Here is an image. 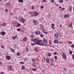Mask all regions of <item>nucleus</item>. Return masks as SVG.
Listing matches in <instances>:
<instances>
[{
	"instance_id": "obj_1",
	"label": "nucleus",
	"mask_w": 74,
	"mask_h": 74,
	"mask_svg": "<svg viewBox=\"0 0 74 74\" xmlns=\"http://www.w3.org/2000/svg\"><path fill=\"white\" fill-rule=\"evenodd\" d=\"M36 44L38 45H41V46H44V44L42 42V40H38Z\"/></svg>"
},
{
	"instance_id": "obj_2",
	"label": "nucleus",
	"mask_w": 74,
	"mask_h": 74,
	"mask_svg": "<svg viewBox=\"0 0 74 74\" xmlns=\"http://www.w3.org/2000/svg\"><path fill=\"white\" fill-rule=\"evenodd\" d=\"M8 70H9V71H11L12 70V66H11L8 65L7 66Z\"/></svg>"
},
{
	"instance_id": "obj_3",
	"label": "nucleus",
	"mask_w": 74,
	"mask_h": 74,
	"mask_svg": "<svg viewBox=\"0 0 74 74\" xmlns=\"http://www.w3.org/2000/svg\"><path fill=\"white\" fill-rule=\"evenodd\" d=\"M38 40L37 39L35 38L34 40V43H35V44H36Z\"/></svg>"
},
{
	"instance_id": "obj_4",
	"label": "nucleus",
	"mask_w": 74,
	"mask_h": 74,
	"mask_svg": "<svg viewBox=\"0 0 74 74\" xmlns=\"http://www.w3.org/2000/svg\"><path fill=\"white\" fill-rule=\"evenodd\" d=\"M20 21L21 22H22L24 23V22H25V19L23 18H22L20 19Z\"/></svg>"
},
{
	"instance_id": "obj_5",
	"label": "nucleus",
	"mask_w": 74,
	"mask_h": 74,
	"mask_svg": "<svg viewBox=\"0 0 74 74\" xmlns=\"http://www.w3.org/2000/svg\"><path fill=\"white\" fill-rule=\"evenodd\" d=\"M64 17L65 18H66L67 17L69 18V14H65L64 15Z\"/></svg>"
},
{
	"instance_id": "obj_6",
	"label": "nucleus",
	"mask_w": 74,
	"mask_h": 74,
	"mask_svg": "<svg viewBox=\"0 0 74 74\" xmlns=\"http://www.w3.org/2000/svg\"><path fill=\"white\" fill-rule=\"evenodd\" d=\"M35 34L36 35H38V34H41V32L40 31L36 32Z\"/></svg>"
},
{
	"instance_id": "obj_7",
	"label": "nucleus",
	"mask_w": 74,
	"mask_h": 74,
	"mask_svg": "<svg viewBox=\"0 0 74 74\" xmlns=\"http://www.w3.org/2000/svg\"><path fill=\"white\" fill-rule=\"evenodd\" d=\"M58 36H59V34H58L57 33L55 34L54 35V37H55V38H58Z\"/></svg>"
},
{
	"instance_id": "obj_8",
	"label": "nucleus",
	"mask_w": 74,
	"mask_h": 74,
	"mask_svg": "<svg viewBox=\"0 0 74 74\" xmlns=\"http://www.w3.org/2000/svg\"><path fill=\"white\" fill-rule=\"evenodd\" d=\"M63 58L64 59H66V53H63Z\"/></svg>"
},
{
	"instance_id": "obj_9",
	"label": "nucleus",
	"mask_w": 74,
	"mask_h": 74,
	"mask_svg": "<svg viewBox=\"0 0 74 74\" xmlns=\"http://www.w3.org/2000/svg\"><path fill=\"white\" fill-rule=\"evenodd\" d=\"M10 2H8L5 3L6 7H8L10 6Z\"/></svg>"
},
{
	"instance_id": "obj_10",
	"label": "nucleus",
	"mask_w": 74,
	"mask_h": 74,
	"mask_svg": "<svg viewBox=\"0 0 74 74\" xmlns=\"http://www.w3.org/2000/svg\"><path fill=\"white\" fill-rule=\"evenodd\" d=\"M6 58L8 60H10V59H11V57L10 56H7L6 57Z\"/></svg>"
},
{
	"instance_id": "obj_11",
	"label": "nucleus",
	"mask_w": 74,
	"mask_h": 74,
	"mask_svg": "<svg viewBox=\"0 0 74 74\" xmlns=\"http://www.w3.org/2000/svg\"><path fill=\"white\" fill-rule=\"evenodd\" d=\"M43 42L44 43V44H47V39H44L43 41Z\"/></svg>"
},
{
	"instance_id": "obj_12",
	"label": "nucleus",
	"mask_w": 74,
	"mask_h": 74,
	"mask_svg": "<svg viewBox=\"0 0 74 74\" xmlns=\"http://www.w3.org/2000/svg\"><path fill=\"white\" fill-rule=\"evenodd\" d=\"M16 38H17V35H15V36H14L12 37V38L13 40H15V39H16Z\"/></svg>"
},
{
	"instance_id": "obj_13",
	"label": "nucleus",
	"mask_w": 74,
	"mask_h": 74,
	"mask_svg": "<svg viewBox=\"0 0 74 74\" xmlns=\"http://www.w3.org/2000/svg\"><path fill=\"white\" fill-rule=\"evenodd\" d=\"M5 34V32L4 31H2L1 32V35H2V36H4Z\"/></svg>"
},
{
	"instance_id": "obj_14",
	"label": "nucleus",
	"mask_w": 74,
	"mask_h": 74,
	"mask_svg": "<svg viewBox=\"0 0 74 74\" xmlns=\"http://www.w3.org/2000/svg\"><path fill=\"white\" fill-rule=\"evenodd\" d=\"M34 14L35 15V16H37V15H38V13L36 12H34Z\"/></svg>"
},
{
	"instance_id": "obj_15",
	"label": "nucleus",
	"mask_w": 74,
	"mask_h": 74,
	"mask_svg": "<svg viewBox=\"0 0 74 74\" xmlns=\"http://www.w3.org/2000/svg\"><path fill=\"white\" fill-rule=\"evenodd\" d=\"M59 41H58V40H54V42L55 44H56L57 43H58Z\"/></svg>"
},
{
	"instance_id": "obj_16",
	"label": "nucleus",
	"mask_w": 74,
	"mask_h": 74,
	"mask_svg": "<svg viewBox=\"0 0 74 74\" xmlns=\"http://www.w3.org/2000/svg\"><path fill=\"white\" fill-rule=\"evenodd\" d=\"M43 32L45 34H48V32H45V30H43Z\"/></svg>"
},
{
	"instance_id": "obj_17",
	"label": "nucleus",
	"mask_w": 74,
	"mask_h": 74,
	"mask_svg": "<svg viewBox=\"0 0 74 74\" xmlns=\"http://www.w3.org/2000/svg\"><path fill=\"white\" fill-rule=\"evenodd\" d=\"M46 62L48 63H49V58H47L46 60Z\"/></svg>"
},
{
	"instance_id": "obj_18",
	"label": "nucleus",
	"mask_w": 74,
	"mask_h": 74,
	"mask_svg": "<svg viewBox=\"0 0 74 74\" xmlns=\"http://www.w3.org/2000/svg\"><path fill=\"white\" fill-rule=\"evenodd\" d=\"M21 68L23 70H25V66H23L21 67Z\"/></svg>"
},
{
	"instance_id": "obj_19",
	"label": "nucleus",
	"mask_w": 74,
	"mask_h": 74,
	"mask_svg": "<svg viewBox=\"0 0 74 74\" xmlns=\"http://www.w3.org/2000/svg\"><path fill=\"white\" fill-rule=\"evenodd\" d=\"M2 25L3 26H6V25H7L6 24V23H3V24H2Z\"/></svg>"
},
{
	"instance_id": "obj_20",
	"label": "nucleus",
	"mask_w": 74,
	"mask_h": 74,
	"mask_svg": "<svg viewBox=\"0 0 74 74\" xmlns=\"http://www.w3.org/2000/svg\"><path fill=\"white\" fill-rule=\"evenodd\" d=\"M23 40L25 42L26 41H27V39L26 38V37H24L23 39Z\"/></svg>"
},
{
	"instance_id": "obj_21",
	"label": "nucleus",
	"mask_w": 74,
	"mask_h": 74,
	"mask_svg": "<svg viewBox=\"0 0 74 74\" xmlns=\"http://www.w3.org/2000/svg\"><path fill=\"white\" fill-rule=\"evenodd\" d=\"M23 0H19L18 1V2H19V3H23Z\"/></svg>"
},
{
	"instance_id": "obj_22",
	"label": "nucleus",
	"mask_w": 74,
	"mask_h": 74,
	"mask_svg": "<svg viewBox=\"0 0 74 74\" xmlns=\"http://www.w3.org/2000/svg\"><path fill=\"white\" fill-rule=\"evenodd\" d=\"M32 61L33 62H36V59H32Z\"/></svg>"
},
{
	"instance_id": "obj_23",
	"label": "nucleus",
	"mask_w": 74,
	"mask_h": 74,
	"mask_svg": "<svg viewBox=\"0 0 74 74\" xmlns=\"http://www.w3.org/2000/svg\"><path fill=\"white\" fill-rule=\"evenodd\" d=\"M63 0H60L59 1V3H63Z\"/></svg>"
},
{
	"instance_id": "obj_24",
	"label": "nucleus",
	"mask_w": 74,
	"mask_h": 74,
	"mask_svg": "<svg viewBox=\"0 0 74 74\" xmlns=\"http://www.w3.org/2000/svg\"><path fill=\"white\" fill-rule=\"evenodd\" d=\"M10 50L12 51V52H13V53L15 51L14 50V49L12 48Z\"/></svg>"
},
{
	"instance_id": "obj_25",
	"label": "nucleus",
	"mask_w": 74,
	"mask_h": 74,
	"mask_svg": "<svg viewBox=\"0 0 74 74\" xmlns=\"http://www.w3.org/2000/svg\"><path fill=\"white\" fill-rule=\"evenodd\" d=\"M51 27H55V24L54 23H52L51 25Z\"/></svg>"
},
{
	"instance_id": "obj_26",
	"label": "nucleus",
	"mask_w": 74,
	"mask_h": 74,
	"mask_svg": "<svg viewBox=\"0 0 74 74\" xmlns=\"http://www.w3.org/2000/svg\"><path fill=\"white\" fill-rule=\"evenodd\" d=\"M69 10L70 11V12L71 11V10H72V7H69Z\"/></svg>"
},
{
	"instance_id": "obj_27",
	"label": "nucleus",
	"mask_w": 74,
	"mask_h": 74,
	"mask_svg": "<svg viewBox=\"0 0 74 74\" xmlns=\"http://www.w3.org/2000/svg\"><path fill=\"white\" fill-rule=\"evenodd\" d=\"M72 26V23H71L69 25V27H71V26Z\"/></svg>"
},
{
	"instance_id": "obj_28",
	"label": "nucleus",
	"mask_w": 74,
	"mask_h": 74,
	"mask_svg": "<svg viewBox=\"0 0 74 74\" xmlns=\"http://www.w3.org/2000/svg\"><path fill=\"white\" fill-rule=\"evenodd\" d=\"M68 44H69L70 45V44H72V42L71 41H69L68 42Z\"/></svg>"
},
{
	"instance_id": "obj_29",
	"label": "nucleus",
	"mask_w": 74,
	"mask_h": 74,
	"mask_svg": "<svg viewBox=\"0 0 74 74\" xmlns=\"http://www.w3.org/2000/svg\"><path fill=\"white\" fill-rule=\"evenodd\" d=\"M43 29H44V26H41V30H43Z\"/></svg>"
},
{
	"instance_id": "obj_30",
	"label": "nucleus",
	"mask_w": 74,
	"mask_h": 74,
	"mask_svg": "<svg viewBox=\"0 0 74 74\" xmlns=\"http://www.w3.org/2000/svg\"><path fill=\"white\" fill-rule=\"evenodd\" d=\"M51 53H49L48 54V56H51Z\"/></svg>"
},
{
	"instance_id": "obj_31",
	"label": "nucleus",
	"mask_w": 74,
	"mask_h": 74,
	"mask_svg": "<svg viewBox=\"0 0 74 74\" xmlns=\"http://www.w3.org/2000/svg\"><path fill=\"white\" fill-rule=\"evenodd\" d=\"M16 55L17 56H19V55H20V53L18 52L17 53Z\"/></svg>"
},
{
	"instance_id": "obj_32",
	"label": "nucleus",
	"mask_w": 74,
	"mask_h": 74,
	"mask_svg": "<svg viewBox=\"0 0 74 74\" xmlns=\"http://www.w3.org/2000/svg\"><path fill=\"white\" fill-rule=\"evenodd\" d=\"M35 51H36V52H37L38 51V49L37 48H35Z\"/></svg>"
},
{
	"instance_id": "obj_33",
	"label": "nucleus",
	"mask_w": 74,
	"mask_h": 74,
	"mask_svg": "<svg viewBox=\"0 0 74 74\" xmlns=\"http://www.w3.org/2000/svg\"><path fill=\"white\" fill-rule=\"evenodd\" d=\"M31 45H32V46H33V45H34V46L35 45V44H34V43H32L31 44Z\"/></svg>"
},
{
	"instance_id": "obj_34",
	"label": "nucleus",
	"mask_w": 74,
	"mask_h": 74,
	"mask_svg": "<svg viewBox=\"0 0 74 74\" xmlns=\"http://www.w3.org/2000/svg\"><path fill=\"white\" fill-rule=\"evenodd\" d=\"M17 30L18 32H20V31L21 30V29L20 28H17Z\"/></svg>"
},
{
	"instance_id": "obj_35",
	"label": "nucleus",
	"mask_w": 74,
	"mask_h": 74,
	"mask_svg": "<svg viewBox=\"0 0 74 74\" xmlns=\"http://www.w3.org/2000/svg\"><path fill=\"white\" fill-rule=\"evenodd\" d=\"M34 6H32L31 8V9L32 10H34Z\"/></svg>"
},
{
	"instance_id": "obj_36",
	"label": "nucleus",
	"mask_w": 74,
	"mask_h": 74,
	"mask_svg": "<svg viewBox=\"0 0 74 74\" xmlns=\"http://www.w3.org/2000/svg\"><path fill=\"white\" fill-rule=\"evenodd\" d=\"M36 22H37V21L35 20L33 21V22H34V23H36Z\"/></svg>"
},
{
	"instance_id": "obj_37",
	"label": "nucleus",
	"mask_w": 74,
	"mask_h": 74,
	"mask_svg": "<svg viewBox=\"0 0 74 74\" xmlns=\"http://www.w3.org/2000/svg\"><path fill=\"white\" fill-rule=\"evenodd\" d=\"M40 37H43L44 35L42 34H41L40 35Z\"/></svg>"
},
{
	"instance_id": "obj_38",
	"label": "nucleus",
	"mask_w": 74,
	"mask_h": 74,
	"mask_svg": "<svg viewBox=\"0 0 74 74\" xmlns=\"http://www.w3.org/2000/svg\"><path fill=\"white\" fill-rule=\"evenodd\" d=\"M32 70H33V71H36L37 69H32Z\"/></svg>"
},
{
	"instance_id": "obj_39",
	"label": "nucleus",
	"mask_w": 74,
	"mask_h": 74,
	"mask_svg": "<svg viewBox=\"0 0 74 74\" xmlns=\"http://www.w3.org/2000/svg\"><path fill=\"white\" fill-rule=\"evenodd\" d=\"M51 3H54V2H55V1H54V0H51Z\"/></svg>"
},
{
	"instance_id": "obj_40",
	"label": "nucleus",
	"mask_w": 74,
	"mask_h": 74,
	"mask_svg": "<svg viewBox=\"0 0 74 74\" xmlns=\"http://www.w3.org/2000/svg\"><path fill=\"white\" fill-rule=\"evenodd\" d=\"M71 47L72 48H74V44H73L72 45H71Z\"/></svg>"
},
{
	"instance_id": "obj_41",
	"label": "nucleus",
	"mask_w": 74,
	"mask_h": 74,
	"mask_svg": "<svg viewBox=\"0 0 74 74\" xmlns=\"http://www.w3.org/2000/svg\"><path fill=\"white\" fill-rule=\"evenodd\" d=\"M21 26V24H18L17 25V27H19Z\"/></svg>"
},
{
	"instance_id": "obj_42",
	"label": "nucleus",
	"mask_w": 74,
	"mask_h": 74,
	"mask_svg": "<svg viewBox=\"0 0 74 74\" xmlns=\"http://www.w3.org/2000/svg\"><path fill=\"white\" fill-rule=\"evenodd\" d=\"M19 63H20V64H23V63H24V62H19Z\"/></svg>"
},
{
	"instance_id": "obj_43",
	"label": "nucleus",
	"mask_w": 74,
	"mask_h": 74,
	"mask_svg": "<svg viewBox=\"0 0 74 74\" xmlns=\"http://www.w3.org/2000/svg\"><path fill=\"white\" fill-rule=\"evenodd\" d=\"M40 7L41 9H43V8H44V6L43 5L41 6Z\"/></svg>"
},
{
	"instance_id": "obj_44",
	"label": "nucleus",
	"mask_w": 74,
	"mask_h": 74,
	"mask_svg": "<svg viewBox=\"0 0 74 74\" xmlns=\"http://www.w3.org/2000/svg\"><path fill=\"white\" fill-rule=\"evenodd\" d=\"M46 0H42L43 3H45V2H46Z\"/></svg>"
},
{
	"instance_id": "obj_45",
	"label": "nucleus",
	"mask_w": 74,
	"mask_h": 74,
	"mask_svg": "<svg viewBox=\"0 0 74 74\" xmlns=\"http://www.w3.org/2000/svg\"><path fill=\"white\" fill-rule=\"evenodd\" d=\"M65 9V8H62V9H61V10L62 11H63V10H64Z\"/></svg>"
},
{
	"instance_id": "obj_46",
	"label": "nucleus",
	"mask_w": 74,
	"mask_h": 74,
	"mask_svg": "<svg viewBox=\"0 0 74 74\" xmlns=\"http://www.w3.org/2000/svg\"><path fill=\"white\" fill-rule=\"evenodd\" d=\"M25 69V70H27V71H28V72H29V70L26 69Z\"/></svg>"
},
{
	"instance_id": "obj_47",
	"label": "nucleus",
	"mask_w": 74,
	"mask_h": 74,
	"mask_svg": "<svg viewBox=\"0 0 74 74\" xmlns=\"http://www.w3.org/2000/svg\"><path fill=\"white\" fill-rule=\"evenodd\" d=\"M72 53H73V52L71 51H70V55H71V54H72Z\"/></svg>"
},
{
	"instance_id": "obj_48",
	"label": "nucleus",
	"mask_w": 74,
	"mask_h": 74,
	"mask_svg": "<svg viewBox=\"0 0 74 74\" xmlns=\"http://www.w3.org/2000/svg\"><path fill=\"white\" fill-rule=\"evenodd\" d=\"M72 58H73V60H74V55H73V56H72Z\"/></svg>"
},
{
	"instance_id": "obj_49",
	"label": "nucleus",
	"mask_w": 74,
	"mask_h": 74,
	"mask_svg": "<svg viewBox=\"0 0 74 74\" xmlns=\"http://www.w3.org/2000/svg\"><path fill=\"white\" fill-rule=\"evenodd\" d=\"M57 54V53L56 52H55L53 53L54 55H56Z\"/></svg>"
},
{
	"instance_id": "obj_50",
	"label": "nucleus",
	"mask_w": 74,
	"mask_h": 74,
	"mask_svg": "<svg viewBox=\"0 0 74 74\" xmlns=\"http://www.w3.org/2000/svg\"><path fill=\"white\" fill-rule=\"evenodd\" d=\"M5 12H8V9H6L5 10Z\"/></svg>"
},
{
	"instance_id": "obj_51",
	"label": "nucleus",
	"mask_w": 74,
	"mask_h": 74,
	"mask_svg": "<svg viewBox=\"0 0 74 74\" xmlns=\"http://www.w3.org/2000/svg\"><path fill=\"white\" fill-rule=\"evenodd\" d=\"M26 51H27V52L28 51H29V49L28 48H27L26 49Z\"/></svg>"
},
{
	"instance_id": "obj_52",
	"label": "nucleus",
	"mask_w": 74,
	"mask_h": 74,
	"mask_svg": "<svg viewBox=\"0 0 74 74\" xmlns=\"http://www.w3.org/2000/svg\"><path fill=\"white\" fill-rule=\"evenodd\" d=\"M32 66L33 67H35V65H34V63H32Z\"/></svg>"
},
{
	"instance_id": "obj_53",
	"label": "nucleus",
	"mask_w": 74,
	"mask_h": 74,
	"mask_svg": "<svg viewBox=\"0 0 74 74\" xmlns=\"http://www.w3.org/2000/svg\"><path fill=\"white\" fill-rule=\"evenodd\" d=\"M54 58L55 59H57V56H55L54 57Z\"/></svg>"
},
{
	"instance_id": "obj_54",
	"label": "nucleus",
	"mask_w": 74,
	"mask_h": 74,
	"mask_svg": "<svg viewBox=\"0 0 74 74\" xmlns=\"http://www.w3.org/2000/svg\"><path fill=\"white\" fill-rule=\"evenodd\" d=\"M0 74H4V73L3 72H1Z\"/></svg>"
},
{
	"instance_id": "obj_55",
	"label": "nucleus",
	"mask_w": 74,
	"mask_h": 74,
	"mask_svg": "<svg viewBox=\"0 0 74 74\" xmlns=\"http://www.w3.org/2000/svg\"><path fill=\"white\" fill-rule=\"evenodd\" d=\"M42 73H44V70H42Z\"/></svg>"
},
{
	"instance_id": "obj_56",
	"label": "nucleus",
	"mask_w": 74,
	"mask_h": 74,
	"mask_svg": "<svg viewBox=\"0 0 74 74\" xmlns=\"http://www.w3.org/2000/svg\"><path fill=\"white\" fill-rule=\"evenodd\" d=\"M33 37H34V35H32L31 36V38H33Z\"/></svg>"
},
{
	"instance_id": "obj_57",
	"label": "nucleus",
	"mask_w": 74,
	"mask_h": 74,
	"mask_svg": "<svg viewBox=\"0 0 74 74\" xmlns=\"http://www.w3.org/2000/svg\"><path fill=\"white\" fill-rule=\"evenodd\" d=\"M9 49H10V50L12 49V48H11V47H9Z\"/></svg>"
},
{
	"instance_id": "obj_58",
	"label": "nucleus",
	"mask_w": 74,
	"mask_h": 74,
	"mask_svg": "<svg viewBox=\"0 0 74 74\" xmlns=\"http://www.w3.org/2000/svg\"><path fill=\"white\" fill-rule=\"evenodd\" d=\"M50 64L51 66H53V64L52 63H50Z\"/></svg>"
},
{
	"instance_id": "obj_59",
	"label": "nucleus",
	"mask_w": 74,
	"mask_h": 74,
	"mask_svg": "<svg viewBox=\"0 0 74 74\" xmlns=\"http://www.w3.org/2000/svg\"><path fill=\"white\" fill-rule=\"evenodd\" d=\"M31 41H34V39H32L31 40Z\"/></svg>"
},
{
	"instance_id": "obj_60",
	"label": "nucleus",
	"mask_w": 74,
	"mask_h": 74,
	"mask_svg": "<svg viewBox=\"0 0 74 74\" xmlns=\"http://www.w3.org/2000/svg\"><path fill=\"white\" fill-rule=\"evenodd\" d=\"M60 27H62V25L60 24Z\"/></svg>"
},
{
	"instance_id": "obj_61",
	"label": "nucleus",
	"mask_w": 74,
	"mask_h": 74,
	"mask_svg": "<svg viewBox=\"0 0 74 74\" xmlns=\"http://www.w3.org/2000/svg\"><path fill=\"white\" fill-rule=\"evenodd\" d=\"M1 47L2 48H4V46H1Z\"/></svg>"
},
{
	"instance_id": "obj_62",
	"label": "nucleus",
	"mask_w": 74,
	"mask_h": 74,
	"mask_svg": "<svg viewBox=\"0 0 74 74\" xmlns=\"http://www.w3.org/2000/svg\"><path fill=\"white\" fill-rule=\"evenodd\" d=\"M64 70H66V69L64 68Z\"/></svg>"
},
{
	"instance_id": "obj_63",
	"label": "nucleus",
	"mask_w": 74,
	"mask_h": 74,
	"mask_svg": "<svg viewBox=\"0 0 74 74\" xmlns=\"http://www.w3.org/2000/svg\"><path fill=\"white\" fill-rule=\"evenodd\" d=\"M52 29H55V28L54 27H52Z\"/></svg>"
},
{
	"instance_id": "obj_64",
	"label": "nucleus",
	"mask_w": 74,
	"mask_h": 74,
	"mask_svg": "<svg viewBox=\"0 0 74 74\" xmlns=\"http://www.w3.org/2000/svg\"><path fill=\"white\" fill-rule=\"evenodd\" d=\"M49 44L50 45H51V44H52V43H51V42H49Z\"/></svg>"
}]
</instances>
